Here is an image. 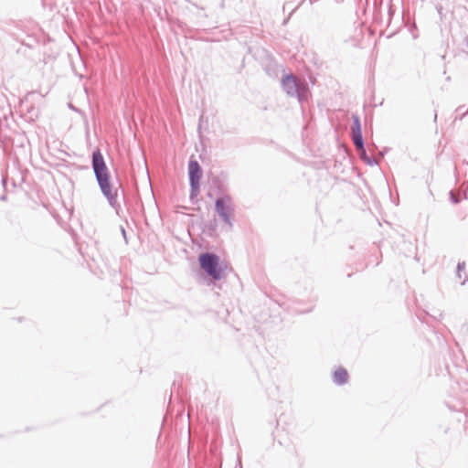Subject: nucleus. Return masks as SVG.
I'll use <instances>...</instances> for the list:
<instances>
[{"mask_svg":"<svg viewBox=\"0 0 468 468\" xmlns=\"http://www.w3.org/2000/svg\"><path fill=\"white\" fill-rule=\"evenodd\" d=\"M348 381V373L344 367H338L333 374V382L335 385L342 386Z\"/></svg>","mask_w":468,"mask_h":468,"instance_id":"7","label":"nucleus"},{"mask_svg":"<svg viewBox=\"0 0 468 468\" xmlns=\"http://www.w3.org/2000/svg\"><path fill=\"white\" fill-rule=\"evenodd\" d=\"M364 161L367 164V165H376L377 164V161L374 159V158H370V157H367L366 159H364Z\"/></svg>","mask_w":468,"mask_h":468,"instance_id":"9","label":"nucleus"},{"mask_svg":"<svg viewBox=\"0 0 468 468\" xmlns=\"http://www.w3.org/2000/svg\"><path fill=\"white\" fill-rule=\"evenodd\" d=\"M282 87L288 96L297 98L300 102L307 100L306 82L297 80L293 74H287L282 79Z\"/></svg>","mask_w":468,"mask_h":468,"instance_id":"2","label":"nucleus"},{"mask_svg":"<svg viewBox=\"0 0 468 468\" xmlns=\"http://www.w3.org/2000/svg\"><path fill=\"white\" fill-rule=\"evenodd\" d=\"M33 116H35V117L38 116V112L35 109H32V116L31 117H33Z\"/></svg>","mask_w":468,"mask_h":468,"instance_id":"12","label":"nucleus"},{"mask_svg":"<svg viewBox=\"0 0 468 468\" xmlns=\"http://www.w3.org/2000/svg\"><path fill=\"white\" fill-rule=\"evenodd\" d=\"M450 195H451V200L454 203V204H457L459 203V198L452 193V192H450Z\"/></svg>","mask_w":468,"mask_h":468,"instance_id":"10","label":"nucleus"},{"mask_svg":"<svg viewBox=\"0 0 468 468\" xmlns=\"http://www.w3.org/2000/svg\"><path fill=\"white\" fill-rule=\"evenodd\" d=\"M92 169L102 195L112 207L117 204V190H113L110 183V173L101 151L92 153Z\"/></svg>","mask_w":468,"mask_h":468,"instance_id":"1","label":"nucleus"},{"mask_svg":"<svg viewBox=\"0 0 468 468\" xmlns=\"http://www.w3.org/2000/svg\"><path fill=\"white\" fill-rule=\"evenodd\" d=\"M215 210L220 219L229 227L233 228V217L235 213V205L229 195H223L215 201Z\"/></svg>","mask_w":468,"mask_h":468,"instance_id":"4","label":"nucleus"},{"mask_svg":"<svg viewBox=\"0 0 468 468\" xmlns=\"http://www.w3.org/2000/svg\"><path fill=\"white\" fill-rule=\"evenodd\" d=\"M5 198H6V197H5V195H3V196H1V197H0V200H3V201H4V200H5Z\"/></svg>","mask_w":468,"mask_h":468,"instance_id":"13","label":"nucleus"},{"mask_svg":"<svg viewBox=\"0 0 468 468\" xmlns=\"http://www.w3.org/2000/svg\"><path fill=\"white\" fill-rule=\"evenodd\" d=\"M121 229H122V236H123V239H125V241L127 242L126 231H125V229H124V228H123V227H122V228H121Z\"/></svg>","mask_w":468,"mask_h":468,"instance_id":"11","label":"nucleus"},{"mask_svg":"<svg viewBox=\"0 0 468 468\" xmlns=\"http://www.w3.org/2000/svg\"><path fill=\"white\" fill-rule=\"evenodd\" d=\"M188 176L190 184V198L197 197L200 190V179L202 169L197 160L190 159L188 162Z\"/></svg>","mask_w":468,"mask_h":468,"instance_id":"5","label":"nucleus"},{"mask_svg":"<svg viewBox=\"0 0 468 468\" xmlns=\"http://www.w3.org/2000/svg\"><path fill=\"white\" fill-rule=\"evenodd\" d=\"M465 269V262H459L457 264V277L461 279L462 275H461V272H463V271Z\"/></svg>","mask_w":468,"mask_h":468,"instance_id":"8","label":"nucleus"},{"mask_svg":"<svg viewBox=\"0 0 468 468\" xmlns=\"http://www.w3.org/2000/svg\"><path fill=\"white\" fill-rule=\"evenodd\" d=\"M201 269L213 280H221L224 276V270L219 265V257L215 253L205 252L199 256Z\"/></svg>","mask_w":468,"mask_h":468,"instance_id":"3","label":"nucleus"},{"mask_svg":"<svg viewBox=\"0 0 468 468\" xmlns=\"http://www.w3.org/2000/svg\"><path fill=\"white\" fill-rule=\"evenodd\" d=\"M353 124L351 126V137L356 149L358 151L360 158L364 161L367 157L364 146V141L361 132L360 118L357 114L352 115Z\"/></svg>","mask_w":468,"mask_h":468,"instance_id":"6","label":"nucleus"}]
</instances>
